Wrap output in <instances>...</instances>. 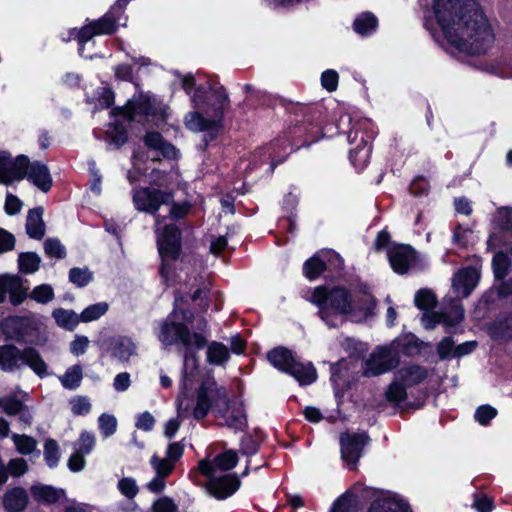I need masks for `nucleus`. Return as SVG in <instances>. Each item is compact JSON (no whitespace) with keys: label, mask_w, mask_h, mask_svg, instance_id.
Here are the masks:
<instances>
[{"label":"nucleus","mask_w":512,"mask_h":512,"mask_svg":"<svg viewBox=\"0 0 512 512\" xmlns=\"http://www.w3.org/2000/svg\"><path fill=\"white\" fill-rule=\"evenodd\" d=\"M207 361L213 365H224L229 359V350L223 343L211 342L207 347Z\"/></svg>","instance_id":"34"},{"label":"nucleus","mask_w":512,"mask_h":512,"mask_svg":"<svg viewBox=\"0 0 512 512\" xmlns=\"http://www.w3.org/2000/svg\"><path fill=\"white\" fill-rule=\"evenodd\" d=\"M445 307L442 313H426L422 317V323L425 328L432 329L436 324L442 323L447 327H453L460 323L464 318V309L459 299L446 297Z\"/></svg>","instance_id":"16"},{"label":"nucleus","mask_w":512,"mask_h":512,"mask_svg":"<svg viewBox=\"0 0 512 512\" xmlns=\"http://www.w3.org/2000/svg\"><path fill=\"white\" fill-rule=\"evenodd\" d=\"M181 86L190 95L191 103L195 109L185 116V125L188 129L200 132L216 130L225 110L229 107V99L224 88H194L193 75L181 76Z\"/></svg>","instance_id":"3"},{"label":"nucleus","mask_w":512,"mask_h":512,"mask_svg":"<svg viewBox=\"0 0 512 512\" xmlns=\"http://www.w3.org/2000/svg\"><path fill=\"white\" fill-rule=\"evenodd\" d=\"M497 414V410L490 405L480 406L475 412V419L481 425H487Z\"/></svg>","instance_id":"58"},{"label":"nucleus","mask_w":512,"mask_h":512,"mask_svg":"<svg viewBox=\"0 0 512 512\" xmlns=\"http://www.w3.org/2000/svg\"><path fill=\"white\" fill-rule=\"evenodd\" d=\"M269 362L278 370L292 375L301 385H309L317 378V373L311 363L296 362L291 352L279 347L268 353Z\"/></svg>","instance_id":"10"},{"label":"nucleus","mask_w":512,"mask_h":512,"mask_svg":"<svg viewBox=\"0 0 512 512\" xmlns=\"http://www.w3.org/2000/svg\"><path fill=\"white\" fill-rule=\"evenodd\" d=\"M145 145L155 152L154 158L162 155L165 158H176L177 151L157 132H149L145 136Z\"/></svg>","instance_id":"25"},{"label":"nucleus","mask_w":512,"mask_h":512,"mask_svg":"<svg viewBox=\"0 0 512 512\" xmlns=\"http://www.w3.org/2000/svg\"><path fill=\"white\" fill-rule=\"evenodd\" d=\"M150 465L154 470L155 475H158L165 479L172 473L175 467V465L171 461L167 460L166 458H160L156 454H154L151 457Z\"/></svg>","instance_id":"42"},{"label":"nucleus","mask_w":512,"mask_h":512,"mask_svg":"<svg viewBox=\"0 0 512 512\" xmlns=\"http://www.w3.org/2000/svg\"><path fill=\"white\" fill-rule=\"evenodd\" d=\"M12 441L16 447V450L23 455L32 453L37 446V442L33 437L27 435L13 434Z\"/></svg>","instance_id":"43"},{"label":"nucleus","mask_w":512,"mask_h":512,"mask_svg":"<svg viewBox=\"0 0 512 512\" xmlns=\"http://www.w3.org/2000/svg\"><path fill=\"white\" fill-rule=\"evenodd\" d=\"M45 254L50 258L62 259L66 255V249L58 239L48 238L44 241Z\"/></svg>","instance_id":"47"},{"label":"nucleus","mask_w":512,"mask_h":512,"mask_svg":"<svg viewBox=\"0 0 512 512\" xmlns=\"http://www.w3.org/2000/svg\"><path fill=\"white\" fill-rule=\"evenodd\" d=\"M318 307V315L329 327L341 326L349 316L354 321H362L372 315L375 301L371 294L352 295L344 287H316L310 297Z\"/></svg>","instance_id":"2"},{"label":"nucleus","mask_w":512,"mask_h":512,"mask_svg":"<svg viewBox=\"0 0 512 512\" xmlns=\"http://www.w3.org/2000/svg\"><path fill=\"white\" fill-rule=\"evenodd\" d=\"M198 470L209 479L207 490L218 500L232 496L240 487V480L236 474L215 475V469L208 459H203L198 463Z\"/></svg>","instance_id":"12"},{"label":"nucleus","mask_w":512,"mask_h":512,"mask_svg":"<svg viewBox=\"0 0 512 512\" xmlns=\"http://www.w3.org/2000/svg\"><path fill=\"white\" fill-rule=\"evenodd\" d=\"M182 298H175V306L169 316L163 320L156 333L158 340L165 346L181 344L185 349H202L207 343V321L195 320L190 310L180 308Z\"/></svg>","instance_id":"4"},{"label":"nucleus","mask_w":512,"mask_h":512,"mask_svg":"<svg viewBox=\"0 0 512 512\" xmlns=\"http://www.w3.org/2000/svg\"><path fill=\"white\" fill-rule=\"evenodd\" d=\"M473 239V232L469 228L458 225L453 233V242L459 246H467Z\"/></svg>","instance_id":"56"},{"label":"nucleus","mask_w":512,"mask_h":512,"mask_svg":"<svg viewBox=\"0 0 512 512\" xmlns=\"http://www.w3.org/2000/svg\"><path fill=\"white\" fill-rule=\"evenodd\" d=\"M118 489L127 498L132 499L138 493V486L136 481L131 477L122 478L118 482Z\"/></svg>","instance_id":"55"},{"label":"nucleus","mask_w":512,"mask_h":512,"mask_svg":"<svg viewBox=\"0 0 512 512\" xmlns=\"http://www.w3.org/2000/svg\"><path fill=\"white\" fill-rule=\"evenodd\" d=\"M95 445V437L89 432H82L75 444V450L82 454H89Z\"/></svg>","instance_id":"51"},{"label":"nucleus","mask_w":512,"mask_h":512,"mask_svg":"<svg viewBox=\"0 0 512 512\" xmlns=\"http://www.w3.org/2000/svg\"><path fill=\"white\" fill-rule=\"evenodd\" d=\"M415 305L421 310H430L436 305V297L429 289H421L415 294Z\"/></svg>","instance_id":"46"},{"label":"nucleus","mask_w":512,"mask_h":512,"mask_svg":"<svg viewBox=\"0 0 512 512\" xmlns=\"http://www.w3.org/2000/svg\"><path fill=\"white\" fill-rule=\"evenodd\" d=\"M108 304L106 302H98L86 307L80 314L81 322H91L99 319L108 311Z\"/></svg>","instance_id":"40"},{"label":"nucleus","mask_w":512,"mask_h":512,"mask_svg":"<svg viewBox=\"0 0 512 512\" xmlns=\"http://www.w3.org/2000/svg\"><path fill=\"white\" fill-rule=\"evenodd\" d=\"M479 272L476 268L467 267L459 270L452 278V288L457 298L467 297L476 287Z\"/></svg>","instance_id":"21"},{"label":"nucleus","mask_w":512,"mask_h":512,"mask_svg":"<svg viewBox=\"0 0 512 512\" xmlns=\"http://www.w3.org/2000/svg\"><path fill=\"white\" fill-rule=\"evenodd\" d=\"M155 424V418L150 412H143L136 418L135 425L138 429L143 431H151Z\"/></svg>","instance_id":"63"},{"label":"nucleus","mask_w":512,"mask_h":512,"mask_svg":"<svg viewBox=\"0 0 512 512\" xmlns=\"http://www.w3.org/2000/svg\"><path fill=\"white\" fill-rule=\"evenodd\" d=\"M332 260H336L339 263V266L342 264L341 258L335 252L323 251L317 253L304 263V275L310 280L317 278L324 271L326 261L330 262Z\"/></svg>","instance_id":"23"},{"label":"nucleus","mask_w":512,"mask_h":512,"mask_svg":"<svg viewBox=\"0 0 512 512\" xmlns=\"http://www.w3.org/2000/svg\"><path fill=\"white\" fill-rule=\"evenodd\" d=\"M43 209L35 208L28 212L26 220L27 234L34 239H41L45 233V227L42 220Z\"/></svg>","instance_id":"30"},{"label":"nucleus","mask_w":512,"mask_h":512,"mask_svg":"<svg viewBox=\"0 0 512 512\" xmlns=\"http://www.w3.org/2000/svg\"><path fill=\"white\" fill-rule=\"evenodd\" d=\"M22 206L23 203L17 196L11 193H7L4 209L8 215H15L19 213L22 209Z\"/></svg>","instance_id":"62"},{"label":"nucleus","mask_w":512,"mask_h":512,"mask_svg":"<svg viewBox=\"0 0 512 512\" xmlns=\"http://www.w3.org/2000/svg\"><path fill=\"white\" fill-rule=\"evenodd\" d=\"M28 503V493L22 487L7 489L2 497V505L6 512H23Z\"/></svg>","instance_id":"24"},{"label":"nucleus","mask_w":512,"mask_h":512,"mask_svg":"<svg viewBox=\"0 0 512 512\" xmlns=\"http://www.w3.org/2000/svg\"><path fill=\"white\" fill-rule=\"evenodd\" d=\"M194 349H186L183 364V388L186 389L188 380L194 376L198 369V359Z\"/></svg>","instance_id":"39"},{"label":"nucleus","mask_w":512,"mask_h":512,"mask_svg":"<svg viewBox=\"0 0 512 512\" xmlns=\"http://www.w3.org/2000/svg\"><path fill=\"white\" fill-rule=\"evenodd\" d=\"M339 75L335 70L328 69L321 75V84L329 92H333L338 87Z\"/></svg>","instance_id":"57"},{"label":"nucleus","mask_w":512,"mask_h":512,"mask_svg":"<svg viewBox=\"0 0 512 512\" xmlns=\"http://www.w3.org/2000/svg\"><path fill=\"white\" fill-rule=\"evenodd\" d=\"M161 217L155 216V226L157 234V245L159 254L162 258L160 273L166 280L169 278V262L174 261L180 253V231L173 224L161 227Z\"/></svg>","instance_id":"9"},{"label":"nucleus","mask_w":512,"mask_h":512,"mask_svg":"<svg viewBox=\"0 0 512 512\" xmlns=\"http://www.w3.org/2000/svg\"><path fill=\"white\" fill-rule=\"evenodd\" d=\"M52 317L55 319V322L59 327L70 331L73 330L79 322H81L80 315L72 310L63 308L54 309Z\"/></svg>","instance_id":"32"},{"label":"nucleus","mask_w":512,"mask_h":512,"mask_svg":"<svg viewBox=\"0 0 512 512\" xmlns=\"http://www.w3.org/2000/svg\"><path fill=\"white\" fill-rule=\"evenodd\" d=\"M361 143H363V146H357L350 152L351 162L357 168H363L367 165L371 152L367 141H364V139L361 138Z\"/></svg>","instance_id":"41"},{"label":"nucleus","mask_w":512,"mask_h":512,"mask_svg":"<svg viewBox=\"0 0 512 512\" xmlns=\"http://www.w3.org/2000/svg\"><path fill=\"white\" fill-rule=\"evenodd\" d=\"M8 474L13 477H19L23 475L27 471V463L22 458H15L9 461L6 466Z\"/></svg>","instance_id":"61"},{"label":"nucleus","mask_w":512,"mask_h":512,"mask_svg":"<svg viewBox=\"0 0 512 512\" xmlns=\"http://www.w3.org/2000/svg\"><path fill=\"white\" fill-rule=\"evenodd\" d=\"M357 487L343 493L333 503L330 512H361L362 507L357 492Z\"/></svg>","instance_id":"26"},{"label":"nucleus","mask_w":512,"mask_h":512,"mask_svg":"<svg viewBox=\"0 0 512 512\" xmlns=\"http://www.w3.org/2000/svg\"><path fill=\"white\" fill-rule=\"evenodd\" d=\"M28 167V157L18 155L12 158L7 151H0V183L9 185L25 178Z\"/></svg>","instance_id":"17"},{"label":"nucleus","mask_w":512,"mask_h":512,"mask_svg":"<svg viewBox=\"0 0 512 512\" xmlns=\"http://www.w3.org/2000/svg\"><path fill=\"white\" fill-rule=\"evenodd\" d=\"M166 110L167 107L161 100L148 94L130 100L125 107L113 110L116 122L111 124L107 131L110 144L118 148L126 142L127 134L123 122L144 119L158 123L164 121Z\"/></svg>","instance_id":"6"},{"label":"nucleus","mask_w":512,"mask_h":512,"mask_svg":"<svg viewBox=\"0 0 512 512\" xmlns=\"http://www.w3.org/2000/svg\"><path fill=\"white\" fill-rule=\"evenodd\" d=\"M29 297L37 303L46 304L53 300L54 290L49 284H41L33 288Z\"/></svg>","instance_id":"44"},{"label":"nucleus","mask_w":512,"mask_h":512,"mask_svg":"<svg viewBox=\"0 0 512 512\" xmlns=\"http://www.w3.org/2000/svg\"><path fill=\"white\" fill-rule=\"evenodd\" d=\"M69 280L78 287H84L92 280V273L87 268H72Z\"/></svg>","instance_id":"50"},{"label":"nucleus","mask_w":512,"mask_h":512,"mask_svg":"<svg viewBox=\"0 0 512 512\" xmlns=\"http://www.w3.org/2000/svg\"><path fill=\"white\" fill-rule=\"evenodd\" d=\"M367 442L368 436L365 433L341 435V457L347 463L350 470L356 468V464L361 457L363 447Z\"/></svg>","instance_id":"19"},{"label":"nucleus","mask_w":512,"mask_h":512,"mask_svg":"<svg viewBox=\"0 0 512 512\" xmlns=\"http://www.w3.org/2000/svg\"><path fill=\"white\" fill-rule=\"evenodd\" d=\"M212 407L215 415L222 418L229 427L239 430L246 425L242 403L230 402L226 389L218 385L215 380L208 379L197 391L192 410L193 417L197 420L204 418Z\"/></svg>","instance_id":"5"},{"label":"nucleus","mask_w":512,"mask_h":512,"mask_svg":"<svg viewBox=\"0 0 512 512\" xmlns=\"http://www.w3.org/2000/svg\"><path fill=\"white\" fill-rule=\"evenodd\" d=\"M131 0H117L116 4L100 19L91 22L80 30L73 28L70 31V38H75L79 43V54L83 56L84 45L95 35L112 34L117 29V23L124 12L125 6Z\"/></svg>","instance_id":"8"},{"label":"nucleus","mask_w":512,"mask_h":512,"mask_svg":"<svg viewBox=\"0 0 512 512\" xmlns=\"http://www.w3.org/2000/svg\"><path fill=\"white\" fill-rule=\"evenodd\" d=\"M472 507L478 512H490L493 509V501L485 494L474 495Z\"/></svg>","instance_id":"59"},{"label":"nucleus","mask_w":512,"mask_h":512,"mask_svg":"<svg viewBox=\"0 0 512 512\" xmlns=\"http://www.w3.org/2000/svg\"><path fill=\"white\" fill-rule=\"evenodd\" d=\"M509 264L506 254L503 252L496 253L492 262L495 278L503 279L508 273Z\"/></svg>","instance_id":"48"},{"label":"nucleus","mask_w":512,"mask_h":512,"mask_svg":"<svg viewBox=\"0 0 512 512\" xmlns=\"http://www.w3.org/2000/svg\"><path fill=\"white\" fill-rule=\"evenodd\" d=\"M25 178L44 193H47L53 185L49 168L40 161L30 162L28 160Z\"/></svg>","instance_id":"22"},{"label":"nucleus","mask_w":512,"mask_h":512,"mask_svg":"<svg viewBox=\"0 0 512 512\" xmlns=\"http://www.w3.org/2000/svg\"><path fill=\"white\" fill-rule=\"evenodd\" d=\"M455 345L450 337L444 338L437 346V352L441 359L453 357Z\"/></svg>","instance_id":"64"},{"label":"nucleus","mask_w":512,"mask_h":512,"mask_svg":"<svg viewBox=\"0 0 512 512\" xmlns=\"http://www.w3.org/2000/svg\"><path fill=\"white\" fill-rule=\"evenodd\" d=\"M389 263L398 274H405L417 260L416 251L409 245H393L388 250Z\"/></svg>","instance_id":"20"},{"label":"nucleus","mask_w":512,"mask_h":512,"mask_svg":"<svg viewBox=\"0 0 512 512\" xmlns=\"http://www.w3.org/2000/svg\"><path fill=\"white\" fill-rule=\"evenodd\" d=\"M498 219L503 230L509 233L507 245H512V209L501 208L498 210Z\"/></svg>","instance_id":"54"},{"label":"nucleus","mask_w":512,"mask_h":512,"mask_svg":"<svg viewBox=\"0 0 512 512\" xmlns=\"http://www.w3.org/2000/svg\"><path fill=\"white\" fill-rule=\"evenodd\" d=\"M402 340H395L389 346L377 347L366 360L363 374L378 376L396 367L399 363V349Z\"/></svg>","instance_id":"13"},{"label":"nucleus","mask_w":512,"mask_h":512,"mask_svg":"<svg viewBox=\"0 0 512 512\" xmlns=\"http://www.w3.org/2000/svg\"><path fill=\"white\" fill-rule=\"evenodd\" d=\"M0 408L8 415H17L23 410L21 401L14 397L0 398Z\"/></svg>","instance_id":"52"},{"label":"nucleus","mask_w":512,"mask_h":512,"mask_svg":"<svg viewBox=\"0 0 512 512\" xmlns=\"http://www.w3.org/2000/svg\"><path fill=\"white\" fill-rule=\"evenodd\" d=\"M173 196L159 189L139 188L133 192V204L136 210L156 215L162 205L172 203Z\"/></svg>","instance_id":"15"},{"label":"nucleus","mask_w":512,"mask_h":512,"mask_svg":"<svg viewBox=\"0 0 512 512\" xmlns=\"http://www.w3.org/2000/svg\"><path fill=\"white\" fill-rule=\"evenodd\" d=\"M208 461L215 469V475H217L218 472H225L233 469L238 463V456L235 451L228 450L217 455L213 460Z\"/></svg>","instance_id":"35"},{"label":"nucleus","mask_w":512,"mask_h":512,"mask_svg":"<svg viewBox=\"0 0 512 512\" xmlns=\"http://www.w3.org/2000/svg\"><path fill=\"white\" fill-rule=\"evenodd\" d=\"M427 376L424 367L409 365L402 367L395 374L394 381L387 389L386 397L391 402H401L406 399V390L421 383Z\"/></svg>","instance_id":"14"},{"label":"nucleus","mask_w":512,"mask_h":512,"mask_svg":"<svg viewBox=\"0 0 512 512\" xmlns=\"http://www.w3.org/2000/svg\"><path fill=\"white\" fill-rule=\"evenodd\" d=\"M71 410L74 415H86L91 410V404L87 397L78 396L70 400Z\"/></svg>","instance_id":"53"},{"label":"nucleus","mask_w":512,"mask_h":512,"mask_svg":"<svg viewBox=\"0 0 512 512\" xmlns=\"http://www.w3.org/2000/svg\"><path fill=\"white\" fill-rule=\"evenodd\" d=\"M153 512H176L177 511V505L175 502L169 498V497H161L157 499L153 506H152Z\"/></svg>","instance_id":"60"},{"label":"nucleus","mask_w":512,"mask_h":512,"mask_svg":"<svg viewBox=\"0 0 512 512\" xmlns=\"http://www.w3.org/2000/svg\"><path fill=\"white\" fill-rule=\"evenodd\" d=\"M32 498L43 504H53L64 498L65 492L52 486L35 484L30 488Z\"/></svg>","instance_id":"28"},{"label":"nucleus","mask_w":512,"mask_h":512,"mask_svg":"<svg viewBox=\"0 0 512 512\" xmlns=\"http://www.w3.org/2000/svg\"><path fill=\"white\" fill-rule=\"evenodd\" d=\"M353 26L357 34L366 36L376 30L378 20L372 13L365 12L356 17Z\"/></svg>","instance_id":"33"},{"label":"nucleus","mask_w":512,"mask_h":512,"mask_svg":"<svg viewBox=\"0 0 512 512\" xmlns=\"http://www.w3.org/2000/svg\"><path fill=\"white\" fill-rule=\"evenodd\" d=\"M0 278L3 285H5L6 291L11 295V302L15 305L19 304L25 294L22 279L17 275H3Z\"/></svg>","instance_id":"31"},{"label":"nucleus","mask_w":512,"mask_h":512,"mask_svg":"<svg viewBox=\"0 0 512 512\" xmlns=\"http://www.w3.org/2000/svg\"><path fill=\"white\" fill-rule=\"evenodd\" d=\"M59 447L55 440L48 439L44 445V458L48 466L55 467L59 461Z\"/></svg>","instance_id":"49"},{"label":"nucleus","mask_w":512,"mask_h":512,"mask_svg":"<svg viewBox=\"0 0 512 512\" xmlns=\"http://www.w3.org/2000/svg\"><path fill=\"white\" fill-rule=\"evenodd\" d=\"M117 419L114 415L103 413L98 418V426L104 438L112 436L117 429Z\"/></svg>","instance_id":"45"},{"label":"nucleus","mask_w":512,"mask_h":512,"mask_svg":"<svg viewBox=\"0 0 512 512\" xmlns=\"http://www.w3.org/2000/svg\"><path fill=\"white\" fill-rule=\"evenodd\" d=\"M348 375L347 372V363L342 360L337 364H333L331 366V381L334 385L335 395L339 397L346 386V377Z\"/></svg>","instance_id":"36"},{"label":"nucleus","mask_w":512,"mask_h":512,"mask_svg":"<svg viewBox=\"0 0 512 512\" xmlns=\"http://www.w3.org/2000/svg\"><path fill=\"white\" fill-rule=\"evenodd\" d=\"M41 259L34 252H24L19 254L18 266L19 270L25 274H33L40 267Z\"/></svg>","instance_id":"38"},{"label":"nucleus","mask_w":512,"mask_h":512,"mask_svg":"<svg viewBox=\"0 0 512 512\" xmlns=\"http://www.w3.org/2000/svg\"><path fill=\"white\" fill-rule=\"evenodd\" d=\"M82 377V367L80 365H73L59 377V380L64 388L74 390L80 386Z\"/></svg>","instance_id":"37"},{"label":"nucleus","mask_w":512,"mask_h":512,"mask_svg":"<svg viewBox=\"0 0 512 512\" xmlns=\"http://www.w3.org/2000/svg\"><path fill=\"white\" fill-rule=\"evenodd\" d=\"M364 492L375 497L368 512H411L404 500L389 491L369 488Z\"/></svg>","instance_id":"18"},{"label":"nucleus","mask_w":512,"mask_h":512,"mask_svg":"<svg viewBox=\"0 0 512 512\" xmlns=\"http://www.w3.org/2000/svg\"><path fill=\"white\" fill-rule=\"evenodd\" d=\"M425 27L437 38V25L446 45L458 52L480 55L495 42L494 29L476 0H433Z\"/></svg>","instance_id":"1"},{"label":"nucleus","mask_w":512,"mask_h":512,"mask_svg":"<svg viewBox=\"0 0 512 512\" xmlns=\"http://www.w3.org/2000/svg\"><path fill=\"white\" fill-rule=\"evenodd\" d=\"M24 366L29 367L40 378L48 375V365L35 348L20 349L13 344L0 345V369L2 371L15 372Z\"/></svg>","instance_id":"7"},{"label":"nucleus","mask_w":512,"mask_h":512,"mask_svg":"<svg viewBox=\"0 0 512 512\" xmlns=\"http://www.w3.org/2000/svg\"><path fill=\"white\" fill-rule=\"evenodd\" d=\"M136 352L135 343L128 337H117L111 344L112 356L122 362H126Z\"/></svg>","instance_id":"29"},{"label":"nucleus","mask_w":512,"mask_h":512,"mask_svg":"<svg viewBox=\"0 0 512 512\" xmlns=\"http://www.w3.org/2000/svg\"><path fill=\"white\" fill-rule=\"evenodd\" d=\"M1 329L6 338L15 341L29 340L41 344L39 333L42 329L41 320L34 316H11L3 320Z\"/></svg>","instance_id":"11"},{"label":"nucleus","mask_w":512,"mask_h":512,"mask_svg":"<svg viewBox=\"0 0 512 512\" xmlns=\"http://www.w3.org/2000/svg\"><path fill=\"white\" fill-rule=\"evenodd\" d=\"M176 403L178 416L168 420L165 424L164 435L167 438L174 437L181 425V420L189 415L190 401L185 398L184 392L178 396Z\"/></svg>","instance_id":"27"}]
</instances>
